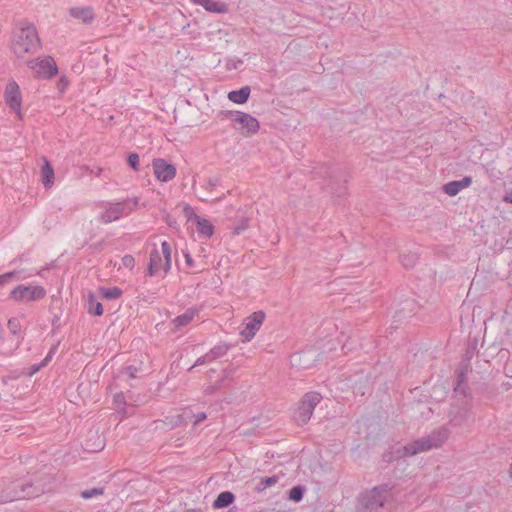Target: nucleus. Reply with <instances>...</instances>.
Masks as SVG:
<instances>
[{"label":"nucleus","mask_w":512,"mask_h":512,"mask_svg":"<svg viewBox=\"0 0 512 512\" xmlns=\"http://www.w3.org/2000/svg\"><path fill=\"white\" fill-rule=\"evenodd\" d=\"M212 361H213V359H212V357L210 356V353H209V352H207L205 355H203V356L199 357V358L195 361L194 365H193V366H191V367L188 369V371H191V370H192L194 367H196V366L203 365V364H205V363H209V362H212Z\"/></svg>","instance_id":"obj_38"},{"label":"nucleus","mask_w":512,"mask_h":512,"mask_svg":"<svg viewBox=\"0 0 512 512\" xmlns=\"http://www.w3.org/2000/svg\"><path fill=\"white\" fill-rule=\"evenodd\" d=\"M162 265V257L160 252L157 249H153L150 253V259L148 263V274L150 276H155Z\"/></svg>","instance_id":"obj_19"},{"label":"nucleus","mask_w":512,"mask_h":512,"mask_svg":"<svg viewBox=\"0 0 512 512\" xmlns=\"http://www.w3.org/2000/svg\"><path fill=\"white\" fill-rule=\"evenodd\" d=\"M184 257H185L186 264L188 266L192 267L194 265V261H193V258L191 257V255L188 252H185Z\"/></svg>","instance_id":"obj_47"},{"label":"nucleus","mask_w":512,"mask_h":512,"mask_svg":"<svg viewBox=\"0 0 512 512\" xmlns=\"http://www.w3.org/2000/svg\"><path fill=\"white\" fill-rule=\"evenodd\" d=\"M1 486H4V499L7 502L31 499L38 497L44 492V489L36 485L31 480L15 479L3 480Z\"/></svg>","instance_id":"obj_3"},{"label":"nucleus","mask_w":512,"mask_h":512,"mask_svg":"<svg viewBox=\"0 0 512 512\" xmlns=\"http://www.w3.org/2000/svg\"><path fill=\"white\" fill-rule=\"evenodd\" d=\"M220 184V179L218 177H210L207 179V185L209 188H214Z\"/></svg>","instance_id":"obj_42"},{"label":"nucleus","mask_w":512,"mask_h":512,"mask_svg":"<svg viewBox=\"0 0 512 512\" xmlns=\"http://www.w3.org/2000/svg\"><path fill=\"white\" fill-rule=\"evenodd\" d=\"M99 292L101 296L107 300H114L119 298L123 291L119 287H100Z\"/></svg>","instance_id":"obj_26"},{"label":"nucleus","mask_w":512,"mask_h":512,"mask_svg":"<svg viewBox=\"0 0 512 512\" xmlns=\"http://www.w3.org/2000/svg\"><path fill=\"white\" fill-rule=\"evenodd\" d=\"M57 320H58V317H57V316H55V317H54V319H53L52 324L54 325V324H55V322H57Z\"/></svg>","instance_id":"obj_54"},{"label":"nucleus","mask_w":512,"mask_h":512,"mask_svg":"<svg viewBox=\"0 0 512 512\" xmlns=\"http://www.w3.org/2000/svg\"><path fill=\"white\" fill-rule=\"evenodd\" d=\"M18 271H10L0 275V286L10 283L17 275Z\"/></svg>","instance_id":"obj_37"},{"label":"nucleus","mask_w":512,"mask_h":512,"mask_svg":"<svg viewBox=\"0 0 512 512\" xmlns=\"http://www.w3.org/2000/svg\"><path fill=\"white\" fill-rule=\"evenodd\" d=\"M43 367H45V366L42 365V362H40L39 364L32 365L30 367L29 375L32 376L33 374L37 373Z\"/></svg>","instance_id":"obj_43"},{"label":"nucleus","mask_w":512,"mask_h":512,"mask_svg":"<svg viewBox=\"0 0 512 512\" xmlns=\"http://www.w3.org/2000/svg\"><path fill=\"white\" fill-rule=\"evenodd\" d=\"M138 203V197L128 198L121 202L109 203L105 211L100 214L99 219L104 224L116 221L121 217L128 216L133 211V207L138 205Z\"/></svg>","instance_id":"obj_5"},{"label":"nucleus","mask_w":512,"mask_h":512,"mask_svg":"<svg viewBox=\"0 0 512 512\" xmlns=\"http://www.w3.org/2000/svg\"><path fill=\"white\" fill-rule=\"evenodd\" d=\"M233 122L240 125L243 136H251L256 134L260 129L259 121L252 115L239 111L238 116L233 118ZM235 129L238 127L234 126Z\"/></svg>","instance_id":"obj_11"},{"label":"nucleus","mask_w":512,"mask_h":512,"mask_svg":"<svg viewBox=\"0 0 512 512\" xmlns=\"http://www.w3.org/2000/svg\"><path fill=\"white\" fill-rule=\"evenodd\" d=\"M279 481V476L273 475L270 477H265L260 480V482L256 486V490L258 492L264 491L265 489L277 484Z\"/></svg>","instance_id":"obj_30"},{"label":"nucleus","mask_w":512,"mask_h":512,"mask_svg":"<svg viewBox=\"0 0 512 512\" xmlns=\"http://www.w3.org/2000/svg\"><path fill=\"white\" fill-rule=\"evenodd\" d=\"M215 372H216V371H215V369H210V370H209V374H210V376H211V375H214V373H215Z\"/></svg>","instance_id":"obj_52"},{"label":"nucleus","mask_w":512,"mask_h":512,"mask_svg":"<svg viewBox=\"0 0 512 512\" xmlns=\"http://www.w3.org/2000/svg\"><path fill=\"white\" fill-rule=\"evenodd\" d=\"M230 346L226 343H219L209 350L210 356L213 361L217 358L223 357L229 351Z\"/></svg>","instance_id":"obj_28"},{"label":"nucleus","mask_w":512,"mask_h":512,"mask_svg":"<svg viewBox=\"0 0 512 512\" xmlns=\"http://www.w3.org/2000/svg\"><path fill=\"white\" fill-rule=\"evenodd\" d=\"M174 223H175V221H172V220L170 219V217H167V224H168L169 226H173V224H174Z\"/></svg>","instance_id":"obj_50"},{"label":"nucleus","mask_w":512,"mask_h":512,"mask_svg":"<svg viewBox=\"0 0 512 512\" xmlns=\"http://www.w3.org/2000/svg\"><path fill=\"white\" fill-rule=\"evenodd\" d=\"M503 201L512 204V189H509L505 192V195L503 196Z\"/></svg>","instance_id":"obj_46"},{"label":"nucleus","mask_w":512,"mask_h":512,"mask_svg":"<svg viewBox=\"0 0 512 512\" xmlns=\"http://www.w3.org/2000/svg\"><path fill=\"white\" fill-rule=\"evenodd\" d=\"M152 167L155 177L161 182H169L176 176V167L165 159H154Z\"/></svg>","instance_id":"obj_12"},{"label":"nucleus","mask_w":512,"mask_h":512,"mask_svg":"<svg viewBox=\"0 0 512 512\" xmlns=\"http://www.w3.org/2000/svg\"><path fill=\"white\" fill-rule=\"evenodd\" d=\"M508 474H509L510 478L512 479V462H511V465L509 467Z\"/></svg>","instance_id":"obj_51"},{"label":"nucleus","mask_w":512,"mask_h":512,"mask_svg":"<svg viewBox=\"0 0 512 512\" xmlns=\"http://www.w3.org/2000/svg\"><path fill=\"white\" fill-rule=\"evenodd\" d=\"M321 399L322 396L318 392L306 393L302 397L298 408L294 412L293 419L295 420V422L300 426H303L306 423H308L315 407L320 403Z\"/></svg>","instance_id":"obj_6"},{"label":"nucleus","mask_w":512,"mask_h":512,"mask_svg":"<svg viewBox=\"0 0 512 512\" xmlns=\"http://www.w3.org/2000/svg\"><path fill=\"white\" fill-rule=\"evenodd\" d=\"M265 317V313L262 310H258L245 319L244 328L240 332L243 337V342H249L255 336L265 320Z\"/></svg>","instance_id":"obj_10"},{"label":"nucleus","mask_w":512,"mask_h":512,"mask_svg":"<svg viewBox=\"0 0 512 512\" xmlns=\"http://www.w3.org/2000/svg\"><path fill=\"white\" fill-rule=\"evenodd\" d=\"M56 351H57V346H53L50 349V351L48 352V354L46 355V357L41 361L42 365L46 366L51 361V359Z\"/></svg>","instance_id":"obj_41"},{"label":"nucleus","mask_w":512,"mask_h":512,"mask_svg":"<svg viewBox=\"0 0 512 512\" xmlns=\"http://www.w3.org/2000/svg\"><path fill=\"white\" fill-rule=\"evenodd\" d=\"M248 227H249V219L243 218V219H241L240 223L233 228L232 233L234 235H239L243 231H245Z\"/></svg>","instance_id":"obj_36"},{"label":"nucleus","mask_w":512,"mask_h":512,"mask_svg":"<svg viewBox=\"0 0 512 512\" xmlns=\"http://www.w3.org/2000/svg\"><path fill=\"white\" fill-rule=\"evenodd\" d=\"M418 259V254L414 252L403 253L400 255V263L405 269L414 268Z\"/></svg>","instance_id":"obj_25"},{"label":"nucleus","mask_w":512,"mask_h":512,"mask_svg":"<svg viewBox=\"0 0 512 512\" xmlns=\"http://www.w3.org/2000/svg\"><path fill=\"white\" fill-rule=\"evenodd\" d=\"M161 250H162V254L164 256V259H165V262L163 264V270L167 273L170 268H171V253H172V249H171V245L169 242L167 241H163L161 243Z\"/></svg>","instance_id":"obj_27"},{"label":"nucleus","mask_w":512,"mask_h":512,"mask_svg":"<svg viewBox=\"0 0 512 512\" xmlns=\"http://www.w3.org/2000/svg\"><path fill=\"white\" fill-rule=\"evenodd\" d=\"M42 183L45 187H50L54 183V169L50 162L45 158L41 168Z\"/></svg>","instance_id":"obj_21"},{"label":"nucleus","mask_w":512,"mask_h":512,"mask_svg":"<svg viewBox=\"0 0 512 512\" xmlns=\"http://www.w3.org/2000/svg\"><path fill=\"white\" fill-rule=\"evenodd\" d=\"M207 418L205 412L193 413L191 409H185L182 414L178 415L176 424H187L192 422L194 425H198Z\"/></svg>","instance_id":"obj_15"},{"label":"nucleus","mask_w":512,"mask_h":512,"mask_svg":"<svg viewBox=\"0 0 512 512\" xmlns=\"http://www.w3.org/2000/svg\"><path fill=\"white\" fill-rule=\"evenodd\" d=\"M193 2L204 7L208 12L218 14H224L228 12V6L224 2H216L212 0H193Z\"/></svg>","instance_id":"obj_17"},{"label":"nucleus","mask_w":512,"mask_h":512,"mask_svg":"<svg viewBox=\"0 0 512 512\" xmlns=\"http://www.w3.org/2000/svg\"><path fill=\"white\" fill-rule=\"evenodd\" d=\"M305 494V487L302 485L293 486L288 492V499L293 502L302 501Z\"/></svg>","instance_id":"obj_29"},{"label":"nucleus","mask_w":512,"mask_h":512,"mask_svg":"<svg viewBox=\"0 0 512 512\" xmlns=\"http://www.w3.org/2000/svg\"><path fill=\"white\" fill-rule=\"evenodd\" d=\"M27 65L39 78L51 79L58 74V67L52 56L29 60Z\"/></svg>","instance_id":"obj_7"},{"label":"nucleus","mask_w":512,"mask_h":512,"mask_svg":"<svg viewBox=\"0 0 512 512\" xmlns=\"http://www.w3.org/2000/svg\"><path fill=\"white\" fill-rule=\"evenodd\" d=\"M342 177H344V173L339 168H334L333 170H331L329 175V182L327 186L329 188V191L337 197L344 196L347 192L346 185H336V180Z\"/></svg>","instance_id":"obj_14"},{"label":"nucleus","mask_w":512,"mask_h":512,"mask_svg":"<svg viewBox=\"0 0 512 512\" xmlns=\"http://www.w3.org/2000/svg\"><path fill=\"white\" fill-rule=\"evenodd\" d=\"M239 111H233V110H220L217 113V117L221 120H231L233 121V118H236L238 116Z\"/></svg>","instance_id":"obj_33"},{"label":"nucleus","mask_w":512,"mask_h":512,"mask_svg":"<svg viewBox=\"0 0 512 512\" xmlns=\"http://www.w3.org/2000/svg\"><path fill=\"white\" fill-rule=\"evenodd\" d=\"M215 372H216V371H215V369H210V370H209V374H210V376H211V375H214V373H215Z\"/></svg>","instance_id":"obj_53"},{"label":"nucleus","mask_w":512,"mask_h":512,"mask_svg":"<svg viewBox=\"0 0 512 512\" xmlns=\"http://www.w3.org/2000/svg\"><path fill=\"white\" fill-rule=\"evenodd\" d=\"M196 312L197 311L195 309L189 308L183 314L177 316L174 319V323H175L176 327L182 328V327L186 326L187 324H189L193 320L194 316L196 315Z\"/></svg>","instance_id":"obj_24"},{"label":"nucleus","mask_w":512,"mask_h":512,"mask_svg":"<svg viewBox=\"0 0 512 512\" xmlns=\"http://www.w3.org/2000/svg\"><path fill=\"white\" fill-rule=\"evenodd\" d=\"M24 260H25V254H21L18 258H16V259L12 260V261L10 262V264H14V263H16L17 261H24Z\"/></svg>","instance_id":"obj_48"},{"label":"nucleus","mask_w":512,"mask_h":512,"mask_svg":"<svg viewBox=\"0 0 512 512\" xmlns=\"http://www.w3.org/2000/svg\"><path fill=\"white\" fill-rule=\"evenodd\" d=\"M4 100L7 106L14 111L17 116L21 119V106H22V95L19 88V85L15 80L11 79L8 81L5 91H4Z\"/></svg>","instance_id":"obj_9"},{"label":"nucleus","mask_w":512,"mask_h":512,"mask_svg":"<svg viewBox=\"0 0 512 512\" xmlns=\"http://www.w3.org/2000/svg\"><path fill=\"white\" fill-rule=\"evenodd\" d=\"M391 488L388 484H382L363 493L359 498L360 506L370 512H376L380 507L384 506L390 495Z\"/></svg>","instance_id":"obj_4"},{"label":"nucleus","mask_w":512,"mask_h":512,"mask_svg":"<svg viewBox=\"0 0 512 512\" xmlns=\"http://www.w3.org/2000/svg\"><path fill=\"white\" fill-rule=\"evenodd\" d=\"M137 372H138V368L133 366V365H129V366H126L122 369L121 371V374H125L127 375L129 378H136L137 377Z\"/></svg>","instance_id":"obj_39"},{"label":"nucleus","mask_w":512,"mask_h":512,"mask_svg":"<svg viewBox=\"0 0 512 512\" xmlns=\"http://www.w3.org/2000/svg\"><path fill=\"white\" fill-rule=\"evenodd\" d=\"M122 264L126 267V268H130L132 269L135 265V259L132 255H125L123 258H122Z\"/></svg>","instance_id":"obj_40"},{"label":"nucleus","mask_w":512,"mask_h":512,"mask_svg":"<svg viewBox=\"0 0 512 512\" xmlns=\"http://www.w3.org/2000/svg\"><path fill=\"white\" fill-rule=\"evenodd\" d=\"M8 329H9V331L13 335H15V336L19 335L20 330H21L20 320L18 318H15V317L9 319V321H8Z\"/></svg>","instance_id":"obj_32"},{"label":"nucleus","mask_w":512,"mask_h":512,"mask_svg":"<svg viewBox=\"0 0 512 512\" xmlns=\"http://www.w3.org/2000/svg\"><path fill=\"white\" fill-rule=\"evenodd\" d=\"M104 488L103 487H94L91 489H86L81 492V497L83 499H90L96 496H101L104 494Z\"/></svg>","instance_id":"obj_31"},{"label":"nucleus","mask_w":512,"mask_h":512,"mask_svg":"<svg viewBox=\"0 0 512 512\" xmlns=\"http://www.w3.org/2000/svg\"><path fill=\"white\" fill-rule=\"evenodd\" d=\"M251 89L249 86H244L239 90H233L228 93V99L236 104H244L248 101Z\"/></svg>","instance_id":"obj_18"},{"label":"nucleus","mask_w":512,"mask_h":512,"mask_svg":"<svg viewBox=\"0 0 512 512\" xmlns=\"http://www.w3.org/2000/svg\"><path fill=\"white\" fill-rule=\"evenodd\" d=\"M42 48V42L34 24L24 22L14 32L12 50L17 58H24L27 54H35Z\"/></svg>","instance_id":"obj_1"},{"label":"nucleus","mask_w":512,"mask_h":512,"mask_svg":"<svg viewBox=\"0 0 512 512\" xmlns=\"http://www.w3.org/2000/svg\"><path fill=\"white\" fill-rule=\"evenodd\" d=\"M46 295V290L43 286H25L18 285L10 292V298L15 301H37L43 299Z\"/></svg>","instance_id":"obj_8"},{"label":"nucleus","mask_w":512,"mask_h":512,"mask_svg":"<svg viewBox=\"0 0 512 512\" xmlns=\"http://www.w3.org/2000/svg\"><path fill=\"white\" fill-rule=\"evenodd\" d=\"M448 440V430L441 428L433 430L430 434L417 438L402 447L399 450L400 457H412L422 452H428L438 449Z\"/></svg>","instance_id":"obj_2"},{"label":"nucleus","mask_w":512,"mask_h":512,"mask_svg":"<svg viewBox=\"0 0 512 512\" xmlns=\"http://www.w3.org/2000/svg\"><path fill=\"white\" fill-rule=\"evenodd\" d=\"M128 165L135 171L139 170V155L137 153H130L127 157Z\"/></svg>","instance_id":"obj_35"},{"label":"nucleus","mask_w":512,"mask_h":512,"mask_svg":"<svg viewBox=\"0 0 512 512\" xmlns=\"http://www.w3.org/2000/svg\"><path fill=\"white\" fill-rule=\"evenodd\" d=\"M472 178L470 176H465L462 180L459 181H450V196H455L464 188H467L471 185Z\"/></svg>","instance_id":"obj_22"},{"label":"nucleus","mask_w":512,"mask_h":512,"mask_svg":"<svg viewBox=\"0 0 512 512\" xmlns=\"http://www.w3.org/2000/svg\"><path fill=\"white\" fill-rule=\"evenodd\" d=\"M88 312L94 316H101L103 314V305L97 300L93 293L88 295Z\"/></svg>","instance_id":"obj_23"},{"label":"nucleus","mask_w":512,"mask_h":512,"mask_svg":"<svg viewBox=\"0 0 512 512\" xmlns=\"http://www.w3.org/2000/svg\"><path fill=\"white\" fill-rule=\"evenodd\" d=\"M235 500V495L231 491L221 492L213 502L215 509L225 508L230 506Z\"/></svg>","instance_id":"obj_20"},{"label":"nucleus","mask_w":512,"mask_h":512,"mask_svg":"<svg viewBox=\"0 0 512 512\" xmlns=\"http://www.w3.org/2000/svg\"><path fill=\"white\" fill-rule=\"evenodd\" d=\"M441 189L444 193L448 194V183L443 184Z\"/></svg>","instance_id":"obj_49"},{"label":"nucleus","mask_w":512,"mask_h":512,"mask_svg":"<svg viewBox=\"0 0 512 512\" xmlns=\"http://www.w3.org/2000/svg\"><path fill=\"white\" fill-rule=\"evenodd\" d=\"M69 14L73 18L81 20L84 24H90L95 17L91 7H72Z\"/></svg>","instance_id":"obj_16"},{"label":"nucleus","mask_w":512,"mask_h":512,"mask_svg":"<svg viewBox=\"0 0 512 512\" xmlns=\"http://www.w3.org/2000/svg\"><path fill=\"white\" fill-rule=\"evenodd\" d=\"M224 382V378H221L220 380L216 381L214 384L208 385L204 389V393L206 395H213L215 394L221 387Z\"/></svg>","instance_id":"obj_34"},{"label":"nucleus","mask_w":512,"mask_h":512,"mask_svg":"<svg viewBox=\"0 0 512 512\" xmlns=\"http://www.w3.org/2000/svg\"><path fill=\"white\" fill-rule=\"evenodd\" d=\"M462 382H463V379L461 378L460 382L454 389L455 394H459V393L465 394V386L462 384Z\"/></svg>","instance_id":"obj_44"},{"label":"nucleus","mask_w":512,"mask_h":512,"mask_svg":"<svg viewBox=\"0 0 512 512\" xmlns=\"http://www.w3.org/2000/svg\"><path fill=\"white\" fill-rule=\"evenodd\" d=\"M114 402L116 404H124L125 403V397L123 395V393H118L114 396Z\"/></svg>","instance_id":"obj_45"},{"label":"nucleus","mask_w":512,"mask_h":512,"mask_svg":"<svg viewBox=\"0 0 512 512\" xmlns=\"http://www.w3.org/2000/svg\"><path fill=\"white\" fill-rule=\"evenodd\" d=\"M184 211L189 215V219H194L196 221L199 235L205 237H211L213 235L214 226L209 220L203 219L199 215L195 214L189 205L184 208Z\"/></svg>","instance_id":"obj_13"}]
</instances>
